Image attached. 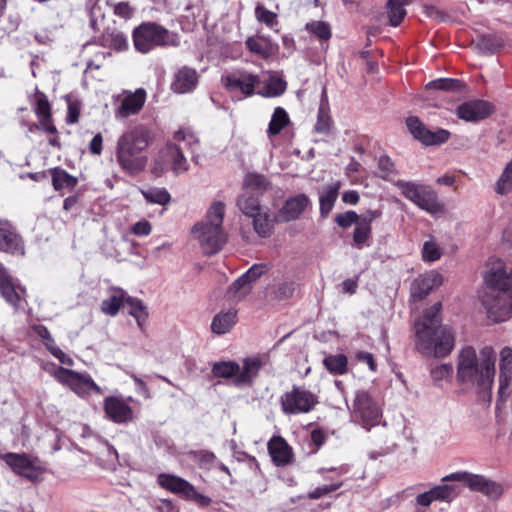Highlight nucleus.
Masks as SVG:
<instances>
[{
	"label": "nucleus",
	"mask_w": 512,
	"mask_h": 512,
	"mask_svg": "<svg viewBox=\"0 0 512 512\" xmlns=\"http://www.w3.org/2000/svg\"><path fill=\"white\" fill-rule=\"evenodd\" d=\"M496 353L491 346L479 354L472 346L463 347L457 356L456 380L465 389L476 390L483 397L491 396L495 376Z\"/></svg>",
	"instance_id": "f03ea898"
},
{
	"label": "nucleus",
	"mask_w": 512,
	"mask_h": 512,
	"mask_svg": "<svg viewBox=\"0 0 512 512\" xmlns=\"http://www.w3.org/2000/svg\"><path fill=\"white\" fill-rule=\"evenodd\" d=\"M441 303H435L415 322L416 348L426 356L444 358L454 348L455 336L450 327L441 325Z\"/></svg>",
	"instance_id": "7ed1b4c3"
},
{
	"label": "nucleus",
	"mask_w": 512,
	"mask_h": 512,
	"mask_svg": "<svg viewBox=\"0 0 512 512\" xmlns=\"http://www.w3.org/2000/svg\"><path fill=\"white\" fill-rule=\"evenodd\" d=\"M151 230V224L147 220L138 221L131 228L132 233L136 236H148Z\"/></svg>",
	"instance_id": "774afa93"
},
{
	"label": "nucleus",
	"mask_w": 512,
	"mask_h": 512,
	"mask_svg": "<svg viewBox=\"0 0 512 512\" xmlns=\"http://www.w3.org/2000/svg\"><path fill=\"white\" fill-rule=\"evenodd\" d=\"M295 291L294 284L291 282L281 283L275 290V298L278 300H286L293 296Z\"/></svg>",
	"instance_id": "e2e57ef3"
},
{
	"label": "nucleus",
	"mask_w": 512,
	"mask_h": 512,
	"mask_svg": "<svg viewBox=\"0 0 512 512\" xmlns=\"http://www.w3.org/2000/svg\"><path fill=\"white\" fill-rule=\"evenodd\" d=\"M432 492L435 500L450 501L455 496V486L453 485H438L433 487Z\"/></svg>",
	"instance_id": "4d7b16f0"
},
{
	"label": "nucleus",
	"mask_w": 512,
	"mask_h": 512,
	"mask_svg": "<svg viewBox=\"0 0 512 512\" xmlns=\"http://www.w3.org/2000/svg\"><path fill=\"white\" fill-rule=\"evenodd\" d=\"M331 124L332 121L328 112L327 105L321 103L317 113L315 131L319 134L327 135L330 132Z\"/></svg>",
	"instance_id": "a18cd8bd"
},
{
	"label": "nucleus",
	"mask_w": 512,
	"mask_h": 512,
	"mask_svg": "<svg viewBox=\"0 0 512 512\" xmlns=\"http://www.w3.org/2000/svg\"><path fill=\"white\" fill-rule=\"evenodd\" d=\"M323 364L333 374L343 375L347 372V357L344 354L329 355L324 358Z\"/></svg>",
	"instance_id": "79ce46f5"
},
{
	"label": "nucleus",
	"mask_w": 512,
	"mask_h": 512,
	"mask_svg": "<svg viewBox=\"0 0 512 512\" xmlns=\"http://www.w3.org/2000/svg\"><path fill=\"white\" fill-rule=\"evenodd\" d=\"M493 112V105L484 100H472L459 105L457 116L465 121L477 122L487 118Z\"/></svg>",
	"instance_id": "a211bd4d"
},
{
	"label": "nucleus",
	"mask_w": 512,
	"mask_h": 512,
	"mask_svg": "<svg viewBox=\"0 0 512 512\" xmlns=\"http://www.w3.org/2000/svg\"><path fill=\"white\" fill-rule=\"evenodd\" d=\"M379 215L377 211L370 212V218L368 221L364 220L357 223L353 232V242L358 249H362L368 245V240L371 236V221Z\"/></svg>",
	"instance_id": "c9c22d12"
},
{
	"label": "nucleus",
	"mask_w": 512,
	"mask_h": 512,
	"mask_svg": "<svg viewBox=\"0 0 512 512\" xmlns=\"http://www.w3.org/2000/svg\"><path fill=\"white\" fill-rule=\"evenodd\" d=\"M132 40L135 50L142 54H147L156 47L179 45V40L174 34L155 22H144L134 28Z\"/></svg>",
	"instance_id": "6e6552de"
},
{
	"label": "nucleus",
	"mask_w": 512,
	"mask_h": 512,
	"mask_svg": "<svg viewBox=\"0 0 512 512\" xmlns=\"http://www.w3.org/2000/svg\"><path fill=\"white\" fill-rule=\"evenodd\" d=\"M442 481L462 482L472 491L480 492L492 500L499 499L503 494V487L501 484L482 475L473 474L466 471H459L448 474L442 478Z\"/></svg>",
	"instance_id": "9b49d317"
},
{
	"label": "nucleus",
	"mask_w": 512,
	"mask_h": 512,
	"mask_svg": "<svg viewBox=\"0 0 512 512\" xmlns=\"http://www.w3.org/2000/svg\"><path fill=\"white\" fill-rule=\"evenodd\" d=\"M104 411L110 420L118 424L127 423L133 419L132 408L123 399L115 396L105 398Z\"/></svg>",
	"instance_id": "412c9836"
},
{
	"label": "nucleus",
	"mask_w": 512,
	"mask_h": 512,
	"mask_svg": "<svg viewBox=\"0 0 512 512\" xmlns=\"http://www.w3.org/2000/svg\"><path fill=\"white\" fill-rule=\"evenodd\" d=\"M341 183L339 181L330 183L323 188L320 194V214L326 217L332 210L335 201L338 198Z\"/></svg>",
	"instance_id": "7c9ffc66"
},
{
	"label": "nucleus",
	"mask_w": 512,
	"mask_h": 512,
	"mask_svg": "<svg viewBox=\"0 0 512 512\" xmlns=\"http://www.w3.org/2000/svg\"><path fill=\"white\" fill-rule=\"evenodd\" d=\"M251 218L253 219V227L255 232L262 238L269 237L272 232V224L268 218L267 213L261 211Z\"/></svg>",
	"instance_id": "c03bdc74"
},
{
	"label": "nucleus",
	"mask_w": 512,
	"mask_h": 512,
	"mask_svg": "<svg viewBox=\"0 0 512 512\" xmlns=\"http://www.w3.org/2000/svg\"><path fill=\"white\" fill-rule=\"evenodd\" d=\"M5 464L17 475L36 481L44 472L41 461L26 453H6L2 455Z\"/></svg>",
	"instance_id": "4468645a"
},
{
	"label": "nucleus",
	"mask_w": 512,
	"mask_h": 512,
	"mask_svg": "<svg viewBox=\"0 0 512 512\" xmlns=\"http://www.w3.org/2000/svg\"><path fill=\"white\" fill-rule=\"evenodd\" d=\"M442 256V249L434 238L425 241L422 247V258L425 262H435Z\"/></svg>",
	"instance_id": "49530a36"
},
{
	"label": "nucleus",
	"mask_w": 512,
	"mask_h": 512,
	"mask_svg": "<svg viewBox=\"0 0 512 512\" xmlns=\"http://www.w3.org/2000/svg\"><path fill=\"white\" fill-rule=\"evenodd\" d=\"M150 143V131L143 125L125 131L116 144V159L121 169L130 175L141 173L148 163L144 152Z\"/></svg>",
	"instance_id": "20e7f679"
},
{
	"label": "nucleus",
	"mask_w": 512,
	"mask_h": 512,
	"mask_svg": "<svg viewBox=\"0 0 512 512\" xmlns=\"http://www.w3.org/2000/svg\"><path fill=\"white\" fill-rule=\"evenodd\" d=\"M341 486H342V482L333 483V484H329V485H323V486L317 487L313 491L309 492L307 497L312 500L320 499L323 496L338 490Z\"/></svg>",
	"instance_id": "13d9d810"
},
{
	"label": "nucleus",
	"mask_w": 512,
	"mask_h": 512,
	"mask_svg": "<svg viewBox=\"0 0 512 512\" xmlns=\"http://www.w3.org/2000/svg\"><path fill=\"white\" fill-rule=\"evenodd\" d=\"M350 412L352 421L368 431L381 423L382 409L368 391L355 392Z\"/></svg>",
	"instance_id": "1a4fd4ad"
},
{
	"label": "nucleus",
	"mask_w": 512,
	"mask_h": 512,
	"mask_svg": "<svg viewBox=\"0 0 512 512\" xmlns=\"http://www.w3.org/2000/svg\"><path fill=\"white\" fill-rule=\"evenodd\" d=\"M54 377L60 383L68 386L80 397H86L91 393L101 395L102 389L94 382L88 373H80L74 370L58 367Z\"/></svg>",
	"instance_id": "f8f14e48"
},
{
	"label": "nucleus",
	"mask_w": 512,
	"mask_h": 512,
	"mask_svg": "<svg viewBox=\"0 0 512 512\" xmlns=\"http://www.w3.org/2000/svg\"><path fill=\"white\" fill-rule=\"evenodd\" d=\"M35 113L37 114L38 118L51 116L49 101L46 95L43 93H40L37 97Z\"/></svg>",
	"instance_id": "052dcab7"
},
{
	"label": "nucleus",
	"mask_w": 512,
	"mask_h": 512,
	"mask_svg": "<svg viewBox=\"0 0 512 512\" xmlns=\"http://www.w3.org/2000/svg\"><path fill=\"white\" fill-rule=\"evenodd\" d=\"M267 361L266 354H259L244 358L241 364L235 361L216 362L212 366V373L215 377L233 379L236 387H251Z\"/></svg>",
	"instance_id": "0eeeda50"
},
{
	"label": "nucleus",
	"mask_w": 512,
	"mask_h": 512,
	"mask_svg": "<svg viewBox=\"0 0 512 512\" xmlns=\"http://www.w3.org/2000/svg\"><path fill=\"white\" fill-rule=\"evenodd\" d=\"M237 322V311L229 309L216 314L211 323V331L214 334L222 335L229 332Z\"/></svg>",
	"instance_id": "c756f323"
},
{
	"label": "nucleus",
	"mask_w": 512,
	"mask_h": 512,
	"mask_svg": "<svg viewBox=\"0 0 512 512\" xmlns=\"http://www.w3.org/2000/svg\"><path fill=\"white\" fill-rule=\"evenodd\" d=\"M512 189V160L504 168L499 180L496 183L498 194H507Z\"/></svg>",
	"instance_id": "09e8293b"
},
{
	"label": "nucleus",
	"mask_w": 512,
	"mask_h": 512,
	"mask_svg": "<svg viewBox=\"0 0 512 512\" xmlns=\"http://www.w3.org/2000/svg\"><path fill=\"white\" fill-rule=\"evenodd\" d=\"M501 46V40L493 35H482L477 41V48L483 54L495 53Z\"/></svg>",
	"instance_id": "de8ad7c7"
},
{
	"label": "nucleus",
	"mask_w": 512,
	"mask_h": 512,
	"mask_svg": "<svg viewBox=\"0 0 512 512\" xmlns=\"http://www.w3.org/2000/svg\"><path fill=\"white\" fill-rule=\"evenodd\" d=\"M280 402L285 414H301L310 412L318 403V397L309 390L293 386L291 391L281 396Z\"/></svg>",
	"instance_id": "ddd939ff"
},
{
	"label": "nucleus",
	"mask_w": 512,
	"mask_h": 512,
	"mask_svg": "<svg viewBox=\"0 0 512 512\" xmlns=\"http://www.w3.org/2000/svg\"><path fill=\"white\" fill-rule=\"evenodd\" d=\"M52 185L55 190L64 188H73L77 184V178L70 175L67 171L61 168L51 169Z\"/></svg>",
	"instance_id": "58836bf2"
},
{
	"label": "nucleus",
	"mask_w": 512,
	"mask_h": 512,
	"mask_svg": "<svg viewBox=\"0 0 512 512\" xmlns=\"http://www.w3.org/2000/svg\"><path fill=\"white\" fill-rule=\"evenodd\" d=\"M286 82L278 77H271L265 86L264 96L277 97L282 95L286 90Z\"/></svg>",
	"instance_id": "6e6d98bb"
},
{
	"label": "nucleus",
	"mask_w": 512,
	"mask_h": 512,
	"mask_svg": "<svg viewBox=\"0 0 512 512\" xmlns=\"http://www.w3.org/2000/svg\"><path fill=\"white\" fill-rule=\"evenodd\" d=\"M465 87L466 85L463 81L454 78H439L430 81L425 86L427 90L435 89L450 92H459L462 91Z\"/></svg>",
	"instance_id": "e433bc0d"
},
{
	"label": "nucleus",
	"mask_w": 512,
	"mask_h": 512,
	"mask_svg": "<svg viewBox=\"0 0 512 512\" xmlns=\"http://www.w3.org/2000/svg\"><path fill=\"white\" fill-rule=\"evenodd\" d=\"M192 459L196 461L201 469L210 470L216 463V456L214 453L206 450L194 451L190 453Z\"/></svg>",
	"instance_id": "3c124183"
},
{
	"label": "nucleus",
	"mask_w": 512,
	"mask_h": 512,
	"mask_svg": "<svg viewBox=\"0 0 512 512\" xmlns=\"http://www.w3.org/2000/svg\"><path fill=\"white\" fill-rule=\"evenodd\" d=\"M251 290V284L242 274L229 287V297L240 300L244 298Z\"/></svg>",
	"instance_id": "37998d69"
},
{
	"label": "nucleus",
	"mask_w": 512,
	"mask_h": 512,
	"mask_svg": "<svg viewBox=\"0 0 512 512\" xmlns=\"http://www.w3.org/2000/svg\"><path fill=\"white\" fill-rule=\"evenodd\" d=\"M224 215L225 204L215 201L208 209L205 218L191 229L193 237L206 255L218 253L227 241V234L222 226Z\"/></svg>",
	"instance_id": "423d86ee"
},
{
	"label": "nucleus",
	"mask_w": 512,
	"mask_h": 512,
	"mask_svg": "<svg viewBox=\"0 0 512 512\" xmlns=\"http://www.w3.org/2000/svg\"><path fill=\"white\" fill-rule=\"evenodd\" d=\"M248 50L254 54L268 59L275 53V47L267 38L263 37H249L245 42Z\"/></svg>",
	"instance_id": "72a5a7b5"
},
{
	"label": "nucleus",
	"mask_w": 512,
	"mask_h": 512,
	"mask_svg": "<svg viewBox=\"0 0 512 512\" xmlns=\"http://www.w3.org/2000/svg\"><path fill=\"white\" fill-rule=\"evenodd\" d=\"M453 366L441 364L431 369V377L436 386H442L443 381H449L452 377Z\"/></svg>",
	"instance_id": "8fccbe9b"
},
{
	"label": "nucleus",
	"mask_w": 512,
	"mask_h": 512,
	"mask_svg": "<svg viewBox=\"0 0 512 512\" xmlns=\"http://www.w3.org/2000/svg\"><path fill=\"white\" fill-rule=\"evenodd\" d=\"M146 98L147 93L144 88H138L134 92L128 93L121 101L116 115L121 118H127L131 115L138 114L143 108Z\"/></svg>",
	"instance_id": "5701e85b"
},
{
	"label": "nucleus",
	"mask_w": 512,
	"mask_h": 512,
	"mask_svg": "<svg viewBox=\"0 0 512 512\" xmlns=\"http://www.w3.org/2000/svg\"><path fill=\"white\" fill-rule=\"evenodd\" d=\"M396 174L397 172L392 160L386 155L381 156L378 160L379 177L384 180H392V177H394Z\"/></svg>",
	"instance_id": "864d4df0"
},
{
	"label": "nucleus",
	"mask_w": 512,
	"mask_h": 512,
	"mask_svg": "<svg viewBox=\"0 0 512 512\" xmlns=\"http://www.w3.org/2000/svg\"><path fill=\"white\" fill-rule=\"evenodd\" d=\"M267 266L265 264H254L251 266L243 275L251 284L261 277L266 271Z\"/></svg>",
	"instance_id": "0e129e2a"
},
{
	"label": "nucleus",
	"mask_w": 512,
	"mask_h": 512,
	"mask_svg": "<svg viewBox=\"0 0 512 512\" xmlns=\"http://www.w3.org/2000/svg\"><path fill=\"white\" fill-rule=\"evenodd\" d=\"M256 19L266 26L273 28L278 24L277 14L258 4L255 8Z\"/></svg>",
	"instance_id": "5fc2aeb1"
},
{
	"label": "nucleus",
	"mask_w": 512,
	"mask_h": 512,
	"mask_svg": "<svg viewBox=\"0 0 512 512\" xmlns=\"http://www.w3.org/2000/svg\"><path fill=\"white\" fill-rule=\"evenodd\" d=\"M485 288L481 304L488 318L503 322L512 315V263L490 259L484 273Z\"/></svg>",
	"instance_id": "f257e3e1"
},
{
	"label": "nucleus",
	"mask_w": 512,
	"mask_h": 512,
	"mask_svg": "<svg viewBox=\"0 0 512 512\" xmlns=\"http://www.w3.org/2000/svg\"><path fill=\"white\" fill-rule=\"evenodd\" d=\"M141 194L148 203L165 206L171 201V195L166 188L149 187L141 190Z\"/></svg>",
	"instance_id": "4c0bfd02"
},
{
	"label": "nucleus",
	"mask_w": 512,
	"mask_h": 512,
	"mask_svg": "<svg viewBox=\"0 0 512 512\" xmlns=\"http://www.w3.org/2000/svg\"><path fill=\"white\" fill-rule=\"evenodd\" d=\"M224 86L231 90H238L241 93L250 96L254 93L255 87L259 84V77L250 72L239 70L223 77Z\"/></svg>",
	"instance_id": "dca6fc26"
},
{
	"label": "nucleus",
	"mask_w": 512,
	"mask_h": 512,
	"mask_svg": "<svg viewBox=\"0 0 512 512\" xmlns=\"http://www.w3.org/2000/svg\"><path fill=\"white\" fill-rule=\"evenodd\" d=\"M125 303L129 306V314L135 318L138 326L142 327L148 318V311L144 303L140 299L128 295Z\"/></svg>",
	"instance_id": "a19ab883"
},
{
	"label": "nucleus",
	"mask_w": 512,
	"mask_h": 512,
	"mask_svg": "<svg viewBox=\"0 0 512 512\" xmlns=\"http://www.w3.org/2000/svg\"><path fill=\"white\" fill-rule=\"evenodd\" d=\"M406 126L413 137L425 145H439L446 142L450 137L448 130H430L415 116L406 119Z\"/></svg>",
	"instance_id": "2eb2a0df"
},
{
	"label": "nucleus",
	"mask_w": 512,
	"mask_h": 512,
	"mask_svg": "<svg viewBox=\"0 0 512 512\" xmlns=\"http://www.w3.org/2000/svg\"><path fill=\"white\" fill-rule=\"evenodd\" d=\"M110 295L101 302V311L105 315L114 317L118 314L120 308L125 303L127 293L119 287H111Z\"/></svg>",
	"instance_id": "cd10ccee"
},
{
	"label": "nucleus",
	"mask_w": 512,
	"mask_h": 512,
	"mask_svg": "<svg viewBox=\"0 0 512 512\" xmlns=\"http://www.w3.org/2000/svg\"><path fill=\"white\" fill-rule=\"evenodd\" d=\"M423 9H424V13L426 14V16L431 19H435L440 22H445L449 18L448 15L444 11H442L441 9H439L436 6L425 5L423 7Z\"/></svg>",
	"instance_id": "69168bd1"
},
{
	"label": "nucleus",
	"mask_w": 512,
	"mask_h": 512,
	"mask_svg": "<svg viewBox=\"0 0 512 512\" xmlns=\"http://www.w3.org/2000/svg\"><path fill=\"white\" fill-rule=\"evenodd\" d=\"M243 188L244 191H249L250 193L253 191L257 194H263L271 188V183L264 175L250 172L245 175Z\"/></svg>",
	"instance_id": "f704fd0d"
},
{
	"label": "nucleus",
	"mask_w": 512,
	"mask_h": 512,
	"mask_svg": "<svg viewBox=\"0 0 512 512\" xmlns=\"http://www.w3.org/2000/svg\"><path fill=\"white\" fill-rule=\"evenodd\" d=\"M36 129L41 130L47 134H52V135L57 134V128L52 123L51 116L39 118V122H38V124H36Z\"/></svg>",
	"instance_id": "338daca9"
},
{
	"label": "nucleus",
	"mask_w": 512,
	"mask_h": 512,
	"mask_svg": "<svg viewBox=\"0 0 512 512\" xmlns=\"http://www.w3.org/2000/svg\"><path fill=\"white\" fill-rule=\"evenodd\" d=\"M411 4V0H388L386 3V14L391 26L397 27L405 18L406 6Z\"/></svg>",
	"instance_id": "2f4dec72"
},
{
	"label": "nucleus",
	"mask_w": 512,
	"mask_h": 512,
	"mask_svg": "<svg viewBox=\"0 0 512 512\" xmlns=\"http://www.w3.org/2000/svg\"><path fill=\"white\" fill-rule=\"evenodd\" d=\"M236 205L238 209L249 218L263 211L258 197L252 195L249 191H243V193L238 196Z\"/></svg>",
	"instance_id": "473e14b6"
},
{
	"label": "nucleus",
	"mask_w": 512,
	"mask_h": 512,
	"mask_svg": "<svg viewBox=\"0 0 512 512\" xmlns=\"http://www.w3.org/2000/svg\"><path fill=\"white\" fill-rule=\"evenodd\" d=\"M199 82V74L196 69L182 66L174 73L170 89L177 94H186L194 91Z\"/></svg>",
	"instance_id": "6ab92c4d"
},
{
	"label": "nucleus",
	"mask_w": 512,
	"mask_h": 512,
	"mask_svg": "<svg viewBox=\"0 0 512 512\" xmlns=\"http://www.w3.org/2000/svg\"><path fill=\"white\" fill-rule=\"evenodd\" d=\"M306 30L313 33L321 40H329L331 38V28L324 21H313L306 24Z\"/></svg>",
	"instance_id": "603ef678"
},
{
	"label": "nucleus",
	"mask_w": 512,
	"mask_h": 512,
	"mask_svg": "<svg viewBox=\"0 0 512 512\" xmlns=\"http://www.w3.org/2000/svg\"><path fill=\"white\" fill-rule=\"evenodd\" d=\"M99 45L116 51H125L128 49L129 43L124 32L115 28H107L99 38Z\"/></svg>",
	"instance_id": "c85d7f7f"
},
{
	"label": "nucleus",
	"mask_w": 512,
	"mask_h": 512,
	"mask_svg": "<svg viewBox=\"0 0 512 512\" xmlns=\"http://www.w3.org/2000/svg\"><path fill=\"white\" fill-rule=\"evenodd\" d=\"M0 294L7 303L17 308L24 298L25 289L18 285L7 270L0 265Z\"/></svg>",
	"instance_id": "aec40b11"
},
{
	"label": "nucleus",
	"mask_w": 512,
	"mask_h": 512,
	"mask_svg": "<svg viewBox=\"0 0 512 512\" xmlns=\"http://www.w3.org/2000/svg\"><path fill=\"white\" fill-rule=\"evenodd\" d=\"M401 194L414 203L420 209L436 214L442 211V205L439 203L437 195L428 187L412 181L397 180L394 183Z\"/></svg>",
	"instance_id": "9d476101"
},
{
	"label": "nucleus",
	"mask_w": 512,
	"mask_h": 512,
	"mask_svg": "<svg viewBox=\"0 0 512 512\" xmlns=\"http://www.w3.org/2000/svg\"><path fill=\"white\" fill-rule=\"evenodd\" d=\"M289 117L287 112L282 107H277L271 117L267 133L268 136L278 135L281 130L288 124Z\"/></svg>",
	"instance_id": "ea45409f"
},
{
	"label": "nucleus",
	"mask_w": 512,
	"mask_h": 512,
	"mask_svg": "<svg viewBox=\"0 0 512 512\" xmlns=\"http://www.w3.org/2000/svg\"><path fill=\"white\" fill-rule=\"evenodd\" d=\"M310 200L305 194H298L286 200L277 214L279 222H289L298 219L309 206Z\"/></svg>",
	"instance_id": "4be33fe9"
},
{
	"label": "nucleus",
	"mask_w": 512,
	"mask_h": 512,
	"mask_svg": "<svg viewBox=\"0 0 512 512\" xmlns=\"http://www.w3.org/2000/svg\"><path fill=\"white\" fill-rule=\"evenodd\" d=\"M268 452L276 466H286L293 460L292 449L281 436H273L269 440Z\"/></svg>",
	"instance_id": "b1692460"
},
{
	"label": "nucleus",
	"mask_w": 512,
	"mask_h": 512,
	"mask_svg": "<svg viewBox=\"0 0 512 512\" xmlns=\"http://www.w3.org/2000/svg\"><path fill=\"white\" fill-rule=\"evenodd\" d=\"M158 484L174 494H180L185 499L192 491V484L187 480L172 474L162 473L158 476Z\"/></svg>",
	"instance_id": "bb28decb"
},
{
	"label": "nucleus",
	"mask_w": 512,
	"mask_h": 512,
	"mask_svg": "<svg viewBox=\"0 0 512 512\" xmlns=\"http://www.w3.org/2000/svg\"><path fill=\"white\" fill-rule=\"evenodd\" d=\"M111 5L113 7L114 14L123 19H130L134 14V9L128 2H118Z\"/></svg>",
	"instance_id": "680f3d73"
},
{
	"label": "nucleus",
	"mask_w": 512,
	"mask_h": 512,
	"mask_svg": "<svg viewBox=\"0 0 512 512\" xmlns=\"http://www.w3.org/2000/svg\"><path fill=\"white\" fill-rule=\"evenodd\" d=\"M500 375H499V395L500 397L508 396L507 391L512 381V349L503 348L500 353Z\"/></svg>",
	"instance_id": "a878e982"
},
{
	"label": "nucleus",
	"mask_w": 512,
	"mask_h": 512,
	"mask_svg": "<svg viewBox=\"0 0 512 512\" xmlns=\"http://www.w3.org/2000/svg\"><path fill=\"white\" fill-rule=\"evenodd\" d=\"M359 216L354 211H346L336 215L335 222L342 228H348L358 223Z\"/></svg>",
	"instance_id": "bf43d9fd"
},
{
	"label": "nucleus",
	"mask_w": 512,
	"mask_h": 512,
	"mask_svg": "<svg viewBox=\"0 0 512 512\" xmlns=\"http://www.w3.org/2000/svg\"><path fill=\"white\" fill-rule=\"evenodd\" d=\"M0 250L13 255L25 254L22 237L8 221L3 220H0Z\"/></svg>",
	"instance_id": "f3484780"
},
{
	"label": "nucleus",
	"mask_w": 512,
	"mask_h": 512,
	"mask_svg": "<svg viewBox=\"0 0 512 512\" xmlns=\"http://www.w3.org/2000/svg\"><path fill=\"white\" fill-rule=\"evenodd\" d=\"M442 275L431 271L416 278L412 285V296L418 299L426 297L433 289L442 284Z\"/></svg>",
	"instance_id": "393cba45"
},
{
	"label": "nucleus",
	"mask_w": 512,
	"mask_h": 512,
	"mask_svg": "<svg viewBox=\"0 0 512 512\" xmlns=\"http://www.w3.org/2000/svg\"><path fill=\"white\" fill-rule=\"evenodd\" d=\"M174 140L177 143H167L154 160L151 171L157 177L162 176L167 171H171L174 175L178 176L189 170V163L184 155V149L187 148L194 152L195 147L198 146V139L188 131L178 130L174 134Z\"/></svg>",
	"instance_id": "39448f33"
}]
</instances>
